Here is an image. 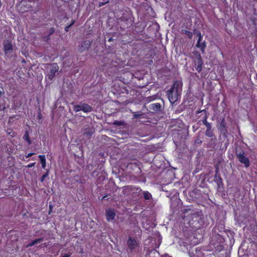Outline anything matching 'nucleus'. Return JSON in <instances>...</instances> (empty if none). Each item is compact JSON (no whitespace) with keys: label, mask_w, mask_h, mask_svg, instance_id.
Wrapping results in <instances>:
<instances>
[{"label":"nucleus","mask_w":257,"mask_h":257,"mask_svg":"<svg viewBox=\"0 0 257 257\" xmlns=\"http://www.w3.org/2000/svg\"><path fill=\"white\" fill-rule=\"evenodd\" d=\"M235 154L239 162L243 164L245 167L247 168L249 166L250 161L245 156V153L243 150L240 148H236Z\"/></svg>","instance_id":"1"},{"label":"nucleus","mask_w":257,"mask_h":257,"mask_svg":"<svg viewBox=\"0 0 257 257\" xmlns=\"http://www.w3.org/2000/svg\"><path fill=\"white\" fill-rule=\"evenodd\" d=\"M91 106L86 103H82L79 105H74L73 110L76 112L83 111L84 112H89L92 110Z\"/></svg>","instance_id":"2"},{"label":"nucleus","mask_w":257,"mask_h":257,"mask_svg":"<svg viewBox=\"0 0 257 257\" xmlns=\"http://www.w3.org/2000/svg\"><path fill=\"white\" fill-rule=\"evenodd\" d=\"M167 95L170 102L173 104L178 100L180 93L170 89L167 91Z\"/></svg>","instance_id":"3"},{"label":"nucleus","mask_w":257,"mask_h":257,"mask_svg":"<svg viewBox=\"0 0 257 257\" xmlns=\"http://www.w3.org/2000/svg\"><path fill=\"white\" fill-rule=\"evenodd\" d=\"M59 66L56 63L52 64L50 66L49 73L47 75V77L50 80H52L55 76V73L58 72Z\"/></svg>","instance_id":"4"},{"label":"nucleus","mask_w":257,"mask_h":257,"mask_svg":"<svg viewBox=\"0 0 257 257\" xmlns=\"http://www.w3.org/2000/svg\"><path fill=\"white\" fill-rule=\"evenodd\" d=\"M20 8L21 9V11L22 12L28 11L29 9H30L32 6L31 5V2L27 1H22L19 4Z\"/></svg>","instance_id":"5"},{"label":"nucleus","mask_w":257,"mask_h":257,"mask_svg":"<svg viewBox=\"0 0 257 257\" xmlns=\"http://www.w3.org/2000/svg\"><path fill=\"white\" fill-rule=\"evenodd\" d=\"M194 62L195 64L196 70L199 72H200L202 70V66L203 63L200 54H197L196 55Z\"/></svg>","instance_id":"6"},{"label":"nucleus","mask_w":257,"mask_h":257,"mask_svg":"<svg viewBox=\"0 0 257 257\" xmlns=\"http://www.w3.org/2000/svg\"><path fill=\"white\" fill-rule=\"evenodd\" d=\"M196 34L197 36L199 37V38L196 46L200 48L202 53H204V50L206 48L205 43V42H201V39H202V37L200 32H197Z\"/></svg>","instance_id":"7"},{"label":"nucleus","mask_w":257,"mask_h":257,"mask_svg":"<svg viewBox=\"0 0 257 257\" xmlns=\"http://www.w3.org/2000/svg\"><path fill=\"white\" fill-rule=\"evenodd\" d=\"M91 45V42L89 40H86L79 47V51L80 52H83L89 48Z\"/></svg>","instance_id":"8"},{"label":"nucleus","mask_w":257,"mask_h":257,"mask_svg":"<svg viewBox=\"0 0 257 257\" xmlns=\"http://www.w3.org/2000/svg\"><path fill=\"white\" fill-rule=\"evenodd\" d=\"M182 82L180 81H176L174 82L171 89L176 90L179 93H180L182 90Z\"/></svg>","instance_id":"9"},{"label":"nucleus","mask_w":257,"mask_h":257,"mask_svg":"<svg viewBox=\"0 0 257 257\" xmlns=\"http://www.w3.org/2000/svg\"><path fill=\"white\" fill-rule=\"evenodd\" d=\"M127 245L129 248L131 250H133L138 246V243L135 239L130 237L127 240Z\"/></svg>","instance_id":"10"},{"label":"nucleus","mask_w":257,"mask_h":257,"mask_svg":"<svg viewBox=\"0 0 257 257\" xmlns=\"http://www.w3.org/2000/svg\"><path fill=\"white\" fill-rule=\"evenodd\" d=\"M106 216L107 221H109L114 219L115 213L113 210L109 209L106 211Z\"/></svg>","instance_id":"11"},{"label":"nucleus","mask_w":257,"mask_h":257,"mask_svg":"<svg viewBox=\"0 0 257 257\" xmlns=\"http://www.w3.org/2000/svg\"><path fill=\"white\" fill-rule=\"evenodd\" d=\"M4 49L6 53L11 52L13 49L12 44L8 42H6L4 45Z\"/></svg>","instance_id":"12"},{"label":"nucleus","mask_w":257,"mask_h":257,"mask_svg":"<svg viewBox=\"0 0 257 257\" xmlns=\"http://www.w3.org/2000/svg\"><path fill=\"white\" fill-rule=\"evenodd\" d=\"M161 105L159 103H153L151 105V108L154 111L161 110Z\"/></svg>","instance_id":"13"},{"label":"nucleus","mask_w":257,"mask_h":257,"mask_svg":"<svg viewBox=\"0 0 257 257\" xmlns=\"http://www.w3.org/2000/svg\"><path fill=\"white\" fill-rule=\"evenodd\" d=\"M39 158L40 159L41 162L42 163V167L43 168H45L46 167V158L45 155H39Z\"/></svg>","instance_id":"14"},{"label":"nucleus","mask_w":257,"mask_h":257,"mask_svg":"<svg viewBox=\"0 0 257 257\" xmlns=\"http://www.w3.org/2000/svg\"><path fill=\"white\" fill-rule=\"evenodd\" d=\"M219 130L223 134H225L226 132V130L225 128V125L224 120H223L220 124Z\"/></svg>","instance_id":"15"},{"label":"nucleus","mask_w":257,"mask_h":257,"mask_svg":"<svg viewBox=\"0 0 257 257\" xmlns=\"http://www.w3.org/2000/svg\"><path fill=\"white\" fill-rule=\"evenodd\" d=\"M143 195L146 200H150L152 198V195L148 191H144Z\"/></svg>","instance_id":"16"},{"label":"nucleus","mask_w":257,"mask_h":257,"mask_svg":"<svg viewBox=\"0 0 257 257\" xmlns=\"http://www.w3.org/2000/svg\"><path fill=\"white\" fill-rule=\"evenodd\" d=\"M54 32V29L53 28H51L50 29L49 35L47 36L44 37L43 38V40L44 41H47L48 40H49L50 39V36L51 35H52Z\"/></svg>","instance_id":"17"},{"label":"nucleus","mask_w":257,"mask_h":257,"mask_svg":"<svg viewBox=\"0 0 257 257\" xmlns=\"http://www.w3.org/2000/svg\"><path fill=\"white\" fill-rule=\"evenodd\" d=\"M7 134L11 137H14L16 135V133L11 129H8L7 131Z\"/></svg>","instance_id":"18"},{"label":"nucleus","mask_w":257,"mask_h":257,"mask_svg":"<svg viewBox=\"0 0 257 257\" xmlns=\"http://www.w3.org/2000/svg\"><path fill=\"white\" fill-rule=\"evenodd\" d=\"M23 139L27 141L29 144H31V140L29 139V135H28V133L27 132H26V134H25V135L24 136Z\"/></svg>","instance_id":"19"},{"label":"nucleus","mask_w":257,"mask_h":257,"mask_svg":"<svg viewBox=\"0 0 257 257\" xmlns=\"http://www.w3.org/2000/svg\"><path fill=\"white\" fill-rule=\"evenodd\" d=\"M205 135L208 137H212L213 136V133L211 130H207Z\"/></svg>","instance_id":"20"},{"label":"nucleus","mask_w":257,"mask_h":257,"mask_svg":"<svg viewBox=\"0 0 257 257\" xmlns=\"http://www.w3.org/2000/svg\"><path fill=\"white\" fill-rule=\"evenodd\" d=\"M133 113H134V115H133V118H141V116L142 115V114L140 113L137 112H133Z\"/></svg>","instance_id":"21"},{"label":"nucleus","mask_w":257,"mask_h":257,"mask_svg":"<svg viewBox=\"0 0 257 257\" xmlns=\"http://www.w3.org/2000/svg\"><path fill=\"white\" fill-rule=\"evenodd\" d=\"M43 238H39L35 239L33 241L34 242L35 244H37L38 243H40L41 241H43Z\"/></svg>","instance_id":"22"},{"label":"nucleus","mask_w":257,"mask_h":257,"mask_svg":"<svg viewBox=\"0 0 257 257\" xmlns=\"http://www.w3.org/2000/svg\"><path fill=\"white\" fill-rule=\"evenodd\" d=\"M48 173L43 175L42 177L41 178V181L43 182L44 180V179L48 176Z\"/></svg>","instance_id":"23"},{"label":"nucleus","mask_w":257,"mask_h":257,"mask_svg":"<svg viewBox=\"0 0 257 257\" xmlns=\"http://www.w3.org/2000/svg\"><path fill=\"white\" fill-rule=\"evenodd\" d=\"M207 116L206 115L204 118V119L202 120V123H203L204 125H206L207 123H208V122L207 121Z\"/></svg>","instance_id":"24"},{"label":"nucleus","mask_w":257,"mask_h":257,"mask_svg":"<svg viewBox=\"0 0 257 257\" xmlns=\"http://www.w3.org/2000/svg\"><path fill=\"white\" fill-rule=\"evenodd\" d=\"M207 130H211V124L210 123L208 122L205 125Z\"/></svg>","instance_id":"25"},{"label":"nucleus","mask_w":257,"mask_h":257,"mask_svg":"<svg viewBox=\"0 0 257 257\" xmlns=\"http://www.w3.org/2000/svg\"><path fill=\"white\" fill-rule=\"evenodd\" d=\"M74 23V21H73L72 22V23L70 25H69V26H67V27L65 28V30H66V31H68V30H69V29L70 27H71V26H72Z\"/></svg>","instance_id":"26"},{"label":"nucleus","mask_w":257,"mask_h":257,"mask_svg":"<svg viewBox=\"0 0 257 257\" xmlns=\"http://www.w3.org/2000/svg\"><path fill=\"white\" fill-rule=\"evenodd\" d=\"M35 245V243H34V241L33 240L32 241L30 242L29 244H28L26 246L27 247H30V246H32L33 245Z\"/></svg>","instance_id":"27"},{"label":"nucleus","mask_w":257,"mask_h":257,"mask_svg":"<svg viewBox=\"0 0 257 257\" xmlns=\"http://www.w3.org/2000/svg\"><path fill=\"white\" fill-rule=\"evenodd\" d=\"M35 165V163H31V164H29L28 166H27V167L28 168H31L33 166H34Z\"/></svg>","instance_id":"28"},{"label":"nucleus","mask_w":257,"mask_h":257,"mask_svg":"<svg viewBox=\"0 0 257 257\" xmlns=\"http://www.w3.org/2000/svg\"><path fill=\"white\" fill-rule=\"evenodd\" d=\"M34 154V153H29L26 156V157L27 158H29L30 157H31L32 155H33Z\"/></svg>","instance_id":"29"},{"label":"nucleus","mask_w":257,"mask_h":257,"mask_svg":"<svg viewBox=\"0 0 257 257\" xmlns=\"http://www.w3.org/2000/svg\"><path fill=\"white\" fill-rule=\"evenodd\" d=\"M108 2V1H106V2H105V3H99V7H101L102 6L104 5L105 4L107 3Z\"/></svg>","instance_id":"30"},{"label":"nucleus","mask_w":257,"mask_h":257,"mask_svg":"<svg viewBox=\"0 0 257 257\" xmlns=\"http://www.w3.org/2000/svg\"><path fill=\"white\" fill-rule=\"evenodd\" d=\"M70 254H65L64 255H63L62 257H70Z\"/></svg>","instance_id":"31"},{"label":"nucleus","mask_w":257,"mask_h":257,"mask_svg":"<svg viewBox=\"0 0 257 257\" xmlns=\"http://www.w3.org/2000/svg\"><path fill=\"white\" fill-rule=\"evenodd\" d=\"M188 33V36L191 37L192 36V34L190 32H187Z\"/></svg>","instance_id":"32"},{"label":"nucleus","mask_w":257,"mask_h":257,"mask_svg":"<svg viewBox=\"0 0 257 257\" xmlns=\"http://www.w3.org/2000/svg\"><path fill=\"white\" fill-rule=\"evenodd\" d=\"M139 190V192H140V191H141V189L140 188H137V190Z\"/></svg>","instance_id":"33"}]
</instances>
